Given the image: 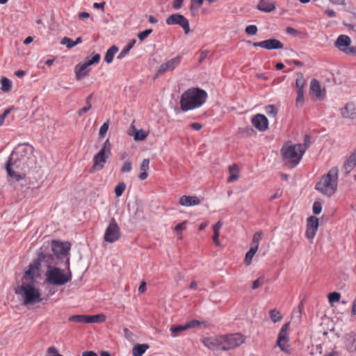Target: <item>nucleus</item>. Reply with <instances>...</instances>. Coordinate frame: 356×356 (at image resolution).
<instances>
[{
  "mask_svg": "<svg viewBox=\"0 0 356 356\" xmlns=\"http://www.w3.org/2000/svg\"><path fill=\"white\" fill-rule=\"evenodd\" d=\"M129 51V50H128L126 47H124L120 51L119 55L118 56V58L121 59V58H124V56H126L128 54Z\"/></svg>",
  "mask_w": 356,
  "mask_h": 356,
  "instance_id": "338daca9",
  "label": "nucleus"
},
{
  "mask_svg": "<svg viewBox=\"0 0 356 356\" xmlns=\"http://www.w3.org/2000/svg\"><path fill=\"white\" fill-rule=\"evenodd\" d=\"M10 109H6L4 111V112L0 115V126H1L4 121L6 118L8 116V115L10 113Z\"/></svg>",
  "mask_w": 356,
  "mask_h": 356,
  "instance_id": "052dcab7",
  "label": "nucleus"
},
{
  "mask_svg": "<svg viewBox=\"0 0 356 356\" xmlns=\"http://www.w3.org/2000/svg\"><path fill=\"white\" fill-rule=\"evenodd\" d=\"M229 177L227 178V182L232 183L238 179L240 170L238 165L234 163L228 168Z\"/></svg>",
  "mask_w": 356,
  "mask_h": 356,
  "instance_id": "a878e982",
  "label": "nucleus"
},
{
  "mask_svg": "<svg viewBox=\"0 0 356 356\" xmlns=\"http://www.w3.org/2000/svg\"><path fill=\"white\" fill-rule=\"evenodd\" d=\"M257 250H254L253 248H250V250L248 251V252L245 254V259H244V264L245 266H250L252 263V259L254 256V254L257 252Z\"/></svg>",
  "mask_w": 356,
  "mask_h": 356,
  "instance_id": "72a5a7b5",
  "label": "nucleus"
},
{
  "mask_svg": "<svg viewBox=\"0 0 356 356\" xmlns=\"http://www.w3.org/2000/svg\"><path fill=\"white\" fill-rule=\"evenodd\" d=\"M91 98H92L91 96H88L87 97V99H86V104H87V106H84L82 108L79 110L78 115L79 116L82 115L84 113H86L87 111H88L91 108V107H92V105L90 104Z\"/></svg>",
  "mask_w": 356,
  "mask_h": 356,
  "instance_id": "79ce46f5",
  "label": "nucleus"
},
{
  "mask_svg": "<svg viewBox=\"0 0 356 356\" xmlns=\"http://www.w3.org/2000/svg\"><path fill=\"white\" fill-rule=\"evenodd\" d=\"M181 61V56H177L173 58H171L170 60H167L166 62L162 63L155 76L157 77V76H159L162 74H163L164 73L167 72H171V71H173L175 68H177L180 63Z\"/></svg>",
  "mask_w": 356,
  "mask_h": 356,
  "instance_id": "4468645a",
  "label": "nucleus"
},
{
  "mask_svg": "<svg viewBox=\"0 0 356 356\" xmlns=\"http://www.w3.org/2000/svg\"><path fill=\"white\" fill-rule=\"evenodd\" d=\"M204 0H191L190 10L193 16H197L200 7L203 5Z\"/></svg>",
  "mask_w": 356,
  "mask_h": 356,
  "instance_id": "cd10ccee",
  "label": "nucleus"
},
{
  "mask_svg": "<svg viewBox=\"0 0 356 356\" xmlns=\"http://www.w3.org/2000/svg\"><path fill=\"white\" fill-rule=\"evenodd\" d=\"M304 104V91L297 92V97L296 99V107H301Z\"/></svg>",
  "mask_w": 356,
  "mask_h": 356,
  "instance_id": "a18cd8bd",
  "label": "nucleus"
},
{
  "mask_svg": "<svg viewBox=\"0 0 356 356\" xmlns=\"http://www.w3.org/2000/svg\"><path fill=\"white\" fill-rule=\"evenodd\" d=\"M131 135H133L136 141L144 140L147 137V134L145 133L142 129L137 130L134 129V134Z\"/></svg>",
  "mask_w": 356,
  "mask_h": 356,
  "instance_id": "e433bc0d",
  "label": "nucleus"
},
{
  "mask_svg": "<svg viewBox=\"0 0 356 356\" xmlns=\"http://www.w3.org/2000/svg\"><path fill=\"white\" fill-rule=\"evenodd\" d=\"M277 346L284 353H290V345L289 344V341H282L281 343H279V340H277Z\"/></svg>",
  "mask_w": 356,
  "mask_h": 356,
  "instance_id": "ea45409f",
  "label": "nucleus"
},
{
  "mask_svg": "<svg viewBox=\"0 0 356 356\" xmlns=\"http://www.w3.org/2000/svg\"><path fill=\"white\" fill-rule=\"evenodd\" d=\"M201 342L211 350L224 351V339L223 334L213 335L204 337L201 339Z\"/></svg>",
  "mask_w": 356,
  "mask_h": 356,
  "instance_id": "9b49d317",
  "label": "nucleus"
},
{
  "mask_svg": "<svg viewBox=\"0 0 356 356\" xmlns=\"http://www.w3.org/2000/svg\"><path fill=\"white\" fill-rule=\"evenodd\" d=\"M47 353L49 356H63L58 353L57 349L54 347H49L47 350Z\"/></svg>",
  "mask_w": 356,
  "mask_h": 356,
  "instance_id": "13d9d810",
  "label": "nucleus"
},
{
  "mask_svg": "<svg viewBox=\"0 0 356 356\" xmlns=\"http://www.w3.org/2000/svg\"><path fill=\"white\" fill-rule=\"evenodd\" d=\"M70 243L65 242H60L53 241L51 243V250L54 254L58 257L61 256H66L70 250Z\"/></svg>",
  "mask_w": 356,
  "mask_h": 356,
  "instance_id": "2eb2a0df",
  "label": "nucleus"
},
{
  "mask_svg": "<svg viewBox=\"0 0 356 356\" xmlns=\"http://www.w3.org/2000/svg\"><path fill=\"white\" fill-rule=\"evenodd\" d=\"M356 166V149L346 159L342 170L346 175L349 174Z\"/></svg>",
  "mask_w": 356,
  "mask_h": 356,
  "instance_id": "aec40b11",
  "label": "nucleus"
},
{
  "mask_svg": "<svg viewBox=\"0 0 356 356\" xmlns=\"http://www.w3.org/2000/svg\"><path fill=\"white\" fill-rule=\"evenodd\" d=\"M132 170V163L130 160H127L124 162L122 168H121V172H129Z\"/></svg>",
  "mask_w": 356,
  "mask_h": 356,
  "instance_id": "09e8293b",
  "label": "nucleus"
},
{
  "mask_svg": "<svg viewBox=\"0 0 356 356\" xmlns=\"http://www.w3.org/2000/svg\"><path fill=\"white\" fill-rule=\"evenodd\" d=\"M47 281L53 285L60 286L70 282L72 278L71 273L65 274L57 267H49L46 272Z\"/></svg>",
  "mask_w": 356,
  "mask_h": 356,
  "instance_id": "0eeeda50",
  "label": "nucleus"
},
{
  "mask_svg": "<svg viewBox=\"0 0 356 356\" xmlns=\"http://www.w3.org/2000/svg\"><path fill=\"white\" fill-rule=\"evenodd\" d=\"M190 127L196 131H199L202 128V125L198 122H193L191 124Z\"/></svg>",
  "mask_w": 356,
  "mask_h": 356,
  "instance_id": "69168bd1",
  "label": "nucleus"
},
{
  "mask_svg": "<svg viewBox=\"0 0 356 356\" xmlns=\"http://www.w3.org/2000/svg\"><path fill=\"white\" fill-rule=\"evenodd\" d=\"M341 294L338 292H332L328 295V300L330 304L339 302Z\"/></svg>",
  "mask_w": 356,
  "mask_h": 356,
  "instance_id": "c03bdc74",
  "label": "nucleus"
},
{
  "mask_svg": "<svg viewBox=\"0 0 356 356\" xmlns=\"http://www.w3.org/2000/svg\"><path fill=\"white\" fill-rule=\"evenodd\" d=\"M111 144L108 139H106L101 149L93 157V165L90 172L101 170L111 154Z\"/></svg>",
  "mask_w": 356,
  "mask_h": 356,
  "instance_id": "423d86ee",
  "label": "nucleus"
},
{
  "mask_svg": "<svg viewBox=\"0 0 356 356\" xmlns=\"http://www.w3.org/2000/svg\"><path fill=\"white\" fill-rule=\"evenodd\" d=\"M41 264L39 259L35 260L29 266V269L26 271V276L33 279L39 276Z\"/></svg>",
  "mask_w": 356,
  "mask_h": 356,
  "instance_id": "5701e85b",
  "label": "nucleus"
},
{
  "mask_svg": "<svg viewBox=\"0 0 356 356\" xmlns=\"http://www.w3.org/2000/svg\"><path fill=\"white\" fill-rule=\"evenodd\" d=\"M263 234L261 232H257L254 233L252 237V240L251 242V248H253L254 250H258L259 248V244L262 239Z\"/></svg>",
  "mask_w": 356,
  "mask_h": 356,
  "instance_id": "473e14b6",
  "label": "nucleus"
},
{
  "mask_svg": "<svg viewBox=\"0 0 356 356\" xmlns=\"http://www.w3.org/2000/svg\"><path fill=\"white\" fill-rule=\"evenodd\" d=\"M1 90L4 92H8L12 90L13 82L11 80L6 77H1L0 80Z\"/></svg>",
  "mask_w": 356,
  "mask_h": 356,
  "instance_id": "c756f323",
  "label": "nucleus"
},
{
  "mask_svg": "<svg viewBox=\"0 0 356 356\" xmlns=\"http://www.w3.org/2000/svg\"><path fill=\"white\" fill-rule=\"evenodd\" d=\"M152 32V29H146L144 31L140 32L138 35V39L140 41H143L146 38H147Z\"/></svg>",
  "mask_w": 356,
  "mask_h": 356,
  "instance_id": "603ef678",
  "label": "nucleus"
},
{
  "mask_svg": "<svg viewBox=\"0 0 356 356\" xmlns=\"http://www.w3.org/2000/svg\"><path fill=\"white\" fill-rule=\"evenodd\" d=\"M266 113L273 118H275L277 113V109L274 105H268L265 108Z\"/></svg>",
  "mask_w": 356,
  "mask_h": 356,
  "instance_id": "a19ab883",
  "label": "nucleus"
},
{
  "mask_svg": "<svg viewBox=\"0 0 356 356\" xmlns=\"http://www.w3.org/2000/svg\"><path fill=\"white\" fill-rule=\"evenodd\" d=\"M319 226L318 219L314 216H310L307 218V229L305 232V236L310 240H312L318 230Z\"/></svg>",
  "mask_w": 356,
  "mask_h": 356,
  "instance_id": "dca6fc26",
  "label": "nucleus"
},
{
  "mask_svg": "<svg viewBox=\"0 0 356 356\" xmlns=\"http://www.w3.org/2000/svg\"><path fill=\"white\" fill-rule=\"evenodd\" d=\"M222 221L219 220L218 222H216L213 226V232L220 233V229L222 227Z\"/></svg>",
  "mask_w": 356,
  "mask_h": 356,
  "instance_id": "680f3d73",
  "label": "nucleus"
},
{
  "mask_svg": "<svg viewBox=\"0 0 356 356\" xmlns=\"http://www.w3.org/2000/svg\"><path fill=\"white\" fill-rule=\"evenodd\" d=\"M184 0H173L172 7L175 10H179L181 8Z\"/></svg>",
  "mask_w": 356,
  "mask_h": 356,
  "instance_id": "bf43d9fd",
  "label": "nucleus"
},
{
  "mask_svg": "<svg viewBox=\"0 0 356 356\" xmlns=\"http://www.w3.org/2000/svg\"><path fill=\"white\" fill-rule=\"evenodd\" d=\"M200 324H201L200 321H197V320H193V321H191L186 323L185 325L186 327V330H188V329L194 328L197 326H199Z\"/></svg>",
  "mask_w": 356,
  "mask_h": 356,
  "instance_id": "864d4df0",
  "label": "nucleus"
},
{
  "mask_svg": "<svg viewBox=\"0 0 356 356\" xmlns=\"http://www.w3.org/2000/svg\"><path fill=\"white\" fill-rule=\"evenodd\" d=\"M200 199L197 196L182 195L180 197L179 204L184 207H193L199 205Z\"/></svg>",
  "mask_w": 356,
  "mask_h": 356,
  "instance_id": "412c9836",
  "label": "nucleus"
},
{
  "mask_svg": "<svg viewBox=\"0 0 356 356\" xmlns=\"http://www.w3.org/2000/svg\"><path fill=\"white\" fill-rule=\"evenodd\" d=\"M310 93L315 96L317 99H323L325 97V92L322 90L319 82L316 79L312 80L310 83Z\"/></svg>",
  "mask_w": 356,
  "mask_h": 356,
  "instance_id": "4be33fe9",
  "label": "nucleus"
},
{
  "mask_svg": "<svg viewBox=\"0 0 356 356\" xmlns=\"http://www.w3.org/2000/svg\"><path fill=\"white\" fill-rule=\"evenodd\" d=\"M109 127V122L107 121L104 122L100 127L99 134L101 137H104Z\"/></svg>",
  "mask_w": 356,
  "mask_h": 356,
  "instance_id": "3c124183",
  "label": "nucleus"
},
{
  "mask_svg": "<svg viewBox=\"0 0 356 356\" xmlns=\"http://www.w3.org/2000/svg\"><path fill=\"white\" fill-rule=\"evenodd\" d=\"M148 348L147 344H137L134 346L132 352L134 356H142Z\"/></svg>",
  "mask_w": 356,
  "mask_h": 356,
  "instance_id": "2f4dec72",
  "label": "nucleus"
},
{
  "mask_svg": "<svg viewBox=\"0 0 356 356\" xmlns=\"http://www.w3.org/2000/svg\"><path fill=\"white\" fill-rule=\"evenodd\" d=\"M60 44L63 45H65L67 48L72 49L74 47V41H72L70 38L64 37L62 38L60 41Z\"/></svg>",
  "mask_w": 356,
  "mask_h": 356,
  "instance_id": "de8ad7c7",
  "label": "nucleus"
},
{
  "mask_svg": "<svg viewBox=\"0 0 356 356\" xmlns=\"http://www.w3.org/2000/svg\"><path fill=\"white\" fill-rule=\"evenodd\" d=\"M15 293L22 296L24 304L26 305L39 302L42 300L40 290L35 288L33 284L22 283L20 286L15 289Z\"/></svg>",
  "mask_w": 356,
  "mask_h": 356,
  "instance_id": "39448f33",
  "label": "nucleus"
},
{
  "mask_svg": "<svg viewBox=\"0 0 356 356\" xmlns=\"http://www.w3.org/2000/svg\"><path fill=\"white\" fill-rule=\"evenodd\" d=\"M219 236H220V233L213 232V242L215 243L216 245H217V246L220 245V243L219 241Z\"/></svg>",
  "mask_w": 356,
  "mask_h": 356,
  "instance_id": "0e129e2a",
  "label": "nucleus"
},
{
  "mask_svg": "<svg viewBox=\"0 0 356 356\" xmlns=\"http://www.w3.org/2000/svg\"><path fill=\"white\" fill-rule=\"evenodd\" d=\"M186 330V325H175L170 327L172 337H176L181 332Z\"/></svg>",
  "mask_w": 356,
  "mask_h": 356,
  "instance_id": "4c0bfd02",
  "label": "nucleus"
},
{
  "mask_svg": "<svg viewBox=\"0 0 356 356\" xmlns=\"http://www.w3.org/2000/svg\"><path fill=\"white\" fill-rule=\"evenodd\" d=\"M269 315H270V320L273 322V323H277V322H279L282 320V315L281 314V313L277 310L276 309H270L269 311Z\"/></svg>",
  "mask_w": 356,
  "mask_h": 356,
  "instance_id": "f704fd0d",
  "label": "nucleus"
},
{
  "mask_svg": "<svg viewBox=\"0 0 356 356\" xmlns=\"http://www.w3.org/2000/svg\"><path fill=\"white\" fill-rule=\"evenodd\" d=\"M254 47H259L268 50L278 49L283 48V44L277 39H268L261 42L253 43Z\"/></svg>",
  "mask_w": 356,
  "mask_h": 356,
  "instance_id": "f3484780",
  "label": "nucleus"
},
{
  "mask_svg": "<svg viewBox=\"0 0 356 356\" xmlns=\"http://www.w3.org/2000/svg\"><path fill=\"white\" fill-rule=\"evenodd\" d=\"M257 27L255 25H249L245 28V33L248 35H254L257 33Z\"/></svg>",
  "mask_w": 356,
  "mask_h": 356,
  "instance_id": "8fccbe9b",
  "label": "nucleus"
},
{
  "mask_svg": "<svg viewBox=\"0 0 356 356\" xmlns=\"http://www.w3.org/2000/svg\"><path fill=\"white\" fill-rule=\"evenodd\" d=\"M305 85V80L302 74L298 75L296 80V87L297 89V92L304 91L303 88Z\"/></svg>",
  "mask_w": 356,
  "mask_h": 356,
  "instance_id": "c9c22d12",
  "label": "nucleus"
},
{
  "mask_svg": "<svg viewBox=\"0 0 356 356\" xmlns=\"http://www.w3.org/2000/svg\"><path fill=\"white\" fill-rule=\"evenodd\" d=\"M356 114V106L353 103H347L341 109V115L344 118H352Z\"/></svg>",
  "mask_w": 356,
  "mask_h": 356,
  "instance_id": "393cba45",
  "label": "nucleus"
},
{
  "mask_svg": "<svg viewBox=\"0 0 356 356\" xmlns=\"http://www.w3.org/2000/svg\"><path fill=\"white\" fill-rule=\"evenodd\" d=\"M82 356H97V353L94 351H84L82 353Z\"/></svg>",
  "mask_w": 356,
  "mask_h": 356,
  "instance_id": "774afa93",
  "label": "nucleus"
},
{
  "mask_svg": "<svg viewBox=\"0 0 356 356\" xmlns=\"http://www.w3.org/2000/svg\"><path fill=\"white\" fill-rule=\"evenodd\" d=\"M86 315H73L69 318V321L72 322L87 323Z\"/></svg>",
  "mask_w": 356,
  "mask_h": 356,
  "instance_id": "58836bf2",
  "label": "nucleus"
},
{
  "mask_svg": "<svg viewBox=\"0 0 356 356\" xmlns=\"http://www.w3.org/2000/svg\"><path fill=\"white\" fill-rule=\"evenodd\" d=\"M118 51V48L115 46V45H113L112 47H111L106 51V54H105V56H104V60L107 63H111L113 60V57L115 56V54Z\"/></svg>",
  "mask_w": 356,
  "mask_h": 356,
  "instance_id": "7c9ffc66",
  "label": "nucleus"
},
{
  "mask_svg": "<svg viewBox=\"0 0 356 356\" xmlns=\"http://www.w3.org/2000/svg\"><path fill=\"white\" fill-rule=\"evenodd\" d=\"M257 8L265 13H270L275 10V5L271 0H259Z\"/></svg>",
  "mask_w": 356,
  "mask_h": 356,
  "instance_id": "b1692460",
  "label": "nucleus"
},
{
  "mask_svg": "<svg viewBox=\"0 0 356 356\" xmlns=\"http://www.w3.org/2000/svg\"><path fill=\"white\" fill-rule=\"evenodd\" d=\"M252 124L260 131H266L268 127V120L264 115L257 114L252 118Z\"/></svg>",
  "mask_w": 356,
  "mask_h": 356,
  "instance_id": "a211bd4d",
  "label": "nucleus"
},
{
  "mask_svg": "<svg viewBox=\"0 0 356 356\" xmlns=\"http://www.w3.org/2000/svg\"><path fill=\"white\" fill-rule=\"evenodd\" d=\"M186 224V221H184L177 224L175 227V230L177 232L178 238L180 239L182 238V233L181 232L185 229Z\"/></svg>",
  "mask_w": 356,
  "mask_h": 356,
  "instance_id": "49530a36",
  "label": "nucleus"
},
{
  "mask_svg": "<svg viewBox=\"0 0 356 356\" xmlns=\"http://www.w3.org/2000/svg\"><path fill=\"white\" fill-rule=\"evenodd\" d=\"M289 327L290 323H286L281 327L277 337V340H279V343H280L282 341H289L288 337Z\"/></svg>",
  "mask_w": 356,
  "mask_h": 356,
  "instance_id": "bb28decb",
  "label": "nucleus"
},
{
  "mask_svg": "<svg viewBox=\"0 0 356 356\" xmlns=\"http://www.w3.org/2000/svg\"><path fill=\"white\" fill-rule=\"evenodd\" d=\"M87 323H99L106 321V316L103 314L96 315H86Z\"/></svg>",
  "mask_w": 356,
  "mask_h": 356,
  "instance_id": "c85d7f7f",
  "label": "nucleus"
},
{
  "mask_svg": "<svg viewBox=\"0 0 356 356\" xmlns=\"http://www.w3.org/2000/svg\"><path fill=\"white\" fill-rule=\"evenodd\" d=\"M165 22L168 25H179L184 29L185 34H188L191 31L189 22L182 15L172 14L166 19Z\"/></svg>",
  "mask_w": 356,
  "mask_h": 356,
  "instance_id": "ddd939ff",
  "label": "nucleus"
},
{
  "mask_svg": "<svg viewBox=\"0 0 356 356\" xmlns=\"http://www.w3.org/2000/svg\"><path fill=\"white\" fill-rule=\"evenodd\" d=\"M325 12L327 17L330 18L335 17L337 15L336 12L332 9L327 8Z\"/></svg>",
  "mask_w": 356,
  "mask_h": 356,
  "instance_id": "e2e57ef3",
  "label": "nucleus"
},
{
  "mask_svg": "<svg viewBox=\"0 0 356 356\" xmlns=\"http://www.w3.org/2000/svg\"><path fill=\"white\" fill-rule=\"evenodd\" d=\"M264 284L263 279L259 278L256 280H254L252 283V289H257L261 286Z\"/></svg>",
  "mask_w": 356,
  "mask_h": 356,
  "instance_id": "4d7b16f0",
  "label": "nucleus"
},
{
  "mask_svg": "<svg viewBox=\"0 0 356 356\" xmlns=\"http://www.w3.org/2000/svg\"><path fill=\"white\" fill-rule=\"evenodd\" d=\"M126 188V184L124 182L119 183L115 188V194L117 197H120L122 195Z\"/></svg>",
  "mask_w": 356,
  "mask_h": 356,
  "instance_id": "37998d69",
  "label": "nucleus"
},
{
  "mask_svg": "<svg viewBox=\"0 0 356 356\" xmlns=\"http://www.w3.org/2000/svg\"><path fill=\"white\" fill-rule=\"evenodd\" d=\"M305 151V145L293 144L288 141L282 146L280 152L284 163L290 168H294L300 163Z\"/></svg>",
  "mask_w": 356,
  "mask_h": 356,
  "instance_id": "7ed1b4c3",
  "label": "nucleus"
},
{
  "mask_svg": "<svg viewBox=\"0 0 356 356\" xmlns=\"http://www.w3.org/2000/svg\"><path fill=\"white\" fill-rule=\"evenodd\" d=\"M149 160L148 159H145L143 160L140 168L142 171H146L149 170Z\"/></svg>",
  "mask_w": 356,
  "mask_h": 356,
  "instance_id": "5fc2aeb1",
  "label": "nucleus"
},
{
  "mask_svg": "<svg viewBox=\"0 0 356 356\" xmlns=\"http://www.w3.org/2000/svg\"><path fill=\"white\" fill-rule=\"evenodd\" d=\"M350 38L345 34L339 35L334 43V47L346 55L356 56V47L351 46Z\"/></svg>",
  "mask_w": 356,
  "mask_h": 356,
  "instance_id": "6e6552de",
  "label": "nucleus"
},
{
  "mask_svg": "<svg viewBox=\"0 0 356 356\" xmlns=\"http://www.w3.org/2000/svg\"><path fill=\"white\" fill-rule=\"evenodd\" d=\"M344 344L346 349L350 352L353 353L356 351V334L350 332L346 334L344 337Z\"/></svg>",
  "mask_w": 356,
  "mask_h": 356,
  "instance_id": "6ab92c4d",
  "label": "nucleus"
},
{
  "mask_svg": "<svg viewBox=\"0 0 356 356\" xmlns=\"http://www.w3.org/2000/svg\"><path fill=\"white\" fill-rule=\"evenodd\" d=\"M207 99L205 90L199 88H191L181 96L180 108L182 111H188L202 106Z\"/></svg>",
  "mask_w": 356,
  "mask_h": 356,
  "instance_id": "f03ea898",
  "label": "nucleus"
},
{
  "mask_svg": "<svg viewBox=\"0 0 356 356\" xmlns=\"http://www.w3.org/2000/svg\"><path fill=\"white\" fill-rule=\"evenodd\" d=\"M224 351L236 348L245 341V337L239 332L223 334Z\"/></svg>",
  "mask_w": 356,
  "mask_h": 356,
  "instance_id": "1a4fd4ad",
  "label": "nucleus"
},
{
  "mask_svg": "<svg viewBox=\"0 0 356 356\" xmlns=\"http://www.w3.org/2000/svg\"><path fill=\"white\" fill-rule=\"evenodd\" d=\"M100 55L96 54L91 58H87L83 64L76 65L75 67L76 79L80 80L86 76L90 70V66L93 64H97L100 60Z\"/></svg>",
  "mask_w": 356,
  "mask_h": 356,
  "instance_id": "9d476101",
  "label": "nucleus"
},
{
  "mask_svg": "<svg viewBox=\"0 0 356 356\" xmlns=\"http://www.w3.org/2000/svg\"><path fill=\"white\" fill-rule=\"evenodd\" d=\"M321 204L318 202H315L313 204V212L314 214L318 215L321 212Z\"/></svg>",
  "mask_w": 356,
  "mask_h": 356,
  "instance_id": "6e6d98bb",
  "label": "nucleus"
},
{
  "mask_svg": "<svg viewBox=\"0 0 356 356\" xmlns=\"http://www.w3.org/2000/svg\"><path fill=\"white\" fill-rule=\"evenodd\" d=\"M338 168L332 167L316 184V189L328 197L334 194L338 186Z\"/></svg>",
  "mask_w": 356,
  "mask_h": 356,
  "instance_id": "20e7f679",
  "label": "nucleus"
},
{
  "mask_svg": "<svg viewBox=\"0 0 356 356\" xmlns=\"http://www.w3.org/2000/svg\"><path fill=\"white\" fill-rule=\"evenodd\" d=\"M120 237V229L115 220L111 218L110 223L105 230L104 241L108 243H114L117 241Z\"/></svg>",
  "mask_w": 356,
  "mask_h": 356,
  "instance_id": "f8f14e48",
  "label": "nucleus"
},
{
  "mask_svg": "<svg viewBox=\"0 0 356 356\" xmlns=\"http://www.w3.org/2000/svg\"><path fill=\"white\" fill-rule=\"evenodd\" d=\"M31 152V147L23 145L17 146L13 151L6 165V170L11 178L17 181L24 178L21 172L29 168Z\"/></svg>",
  "mask_w": 356,
  "mask_h": 356,
  "instance_id": "f257e3e1",
  "label": "nucleus"
}]
</instances>
